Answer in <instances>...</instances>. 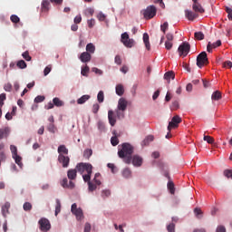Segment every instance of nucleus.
I'll return each instance as SVG.
<instances>
[{"mask_svg": "<svg viewBox=\"0 0 232 232\" xmlns=\"http://www.w3.org/2000/svg\"><path fill=\"white\" fill-rule=\"evenodd\" d=\"M76 169L80 175H82V179L85 182L88 183L89 191H95L97 189V186H101L102 182L99 179L101 177V173H96L94 175V179L92 180V173H93V166L90 163H78L76 165Z\"/></svg>", "mask_w": 232, "mask_h": 232, "instance_id": "nucleus-1", "label": "nucleus"}, {"mask_svg": "<svg viewBox=\"0 0 232 232\" xmlns=\"http://www.w3.org/2000/svg\"><path fill=\"white\" fill-rule=\"evenodd\" d=\"M120 159H123L125 164H131V155H133V146L130 143H123L121 150L118 151Z\"/></svg>", "mask_w": 232, "mask_h": 232, "instance_id": "nucleus-2", "label": "nucleus"}, {"mask_svg": "<svg viewBox=\"0 0 232 232\" xmlns=\"http://www.w3.org/2000/svg\"><path fill=\"white\" fill-rule=\"evenodd\" d=\"M209 64V60L208 59V53L206 52L200 53L197 57V66L198 68H202Z\"/></svg>", "mask_w": 232, "mask_h": 232, "instance_id": "nucleus-3", "label": "nucleus"}, {"mask_svg": "<svg viewBox=\"0 0 232 232\" xmlns=\"http://www.w3.org/2000/svg\"><path fill=\"white\" fill-rule=\"evenodd\" d=\"M189 50H191V45L188 42H183L178 48V52L180 57H186L189 53Z\"/></svg>", "mask_w": 232, "mask_h": 232, "instance_id": "nucleus-4", "label": "nucleus"}, {"mask_svg": "<svg viewBox=\"0 0 232 232\" xmlns=\"http://www.w3.org/2000/svg\"><path fill=\"white\" fill-rule=\"evenodd\" d=\"M121 43L126 46V48H133L135 40L130 39V34H128V33H123L121 34Z\"/></svg>", "mask_w": 232, "mask_h": 232, "instance_id": "nucleus-5", "label": "nucleus"}, {"mask_svg": "<svg viewBox=\"0 0 232 232\" xmlns=\"http://www.w3.org/2000/svg\"><path fill=\"white\" fill-rule=\"evenodd\" d=\"M143 15L145 19H153L157 15V8L154 5L148 6L144 12Z\"/></svg>", "mask_w": 232, "mask_h": 232, "instance_id": "nucleus-6", "label": "nucleus"}, {"mask_svg": "<svg viewBox=\"0 0 232 232\" xmlns=\"http://www.w3.org/2000/svg\"><path fill=\"white\" fill-rule=\"evenodd\" d=\"M38 224L40 226L41 231L46 232L50 231V229L52 228V225L50 224V220H48V218H42L38 221Z\"/></svg>", "mask_w": 232, "mask_h": 232, "instance_id": "nucleus-7", "label": "nucleus"}, {"mask_svg": "<svg viewBox=\"0 0 232 232\" xmlns=\"http://www.w3.org/2000/svg\"><path fill=\"white\" fill-rule=\"evenodd\" d=\"M180 122H182V118H180V116L179 115H175L171 121L169 122V126H168V130L169 131H171V130H173V128H178L179 124H180Z\"/></svg>", "mask_w": 232, "mask_h": 232, "instance_id": "nucleus-8", "label": "nucleus"}, {"mask_svg": "<svg viewBox=\"0 0 232 232\" xmlns=\"http://www.w3.org/2000/svg\"><path fill=\"white\" fill-rule=\"evenodd\" d=\"M71 211L72 215H75L77 220H81L82 218V209L77 208V204L73 203L72 205Z\"/></svg>", "mask_w": 232, "mask_h": 232, "instance_id": "nucleus-9", "label": "nucleus"}, {"mask_svg": "<svg viewBox=\"0 0 232 232\" xmlns=\"http://www.w3.org/2000/svg\"><path fill=\"white\" fill-rule=\"evenodd\" d=\"M58 161L63 165V168H68L70 166V157L60 154L58 156Z\"/></svg>", "mask_w": 232, "mask_h": 232, "instance_id": "nucleus-10", "label": "nucleus"}, {"mask_svg": "<svg viewBox=\"0 0 232 232\" xmlns=\"http://www.w3.org/2000/svg\"><path fill=\"white\" fill-rule=\"evenodd\" d=\"M218 46H222V41L218 40L216 43L213 44L211 42H208L207 45V52L211 53V52H213V48H218Z\"/></svg>", "mask_w": 232, "mask_h": 232, "instance_id": "nucleus-11", "label": "nucleus"}, {"mask_svg": "<svg viewBox=\"0 0 232 232\" xmlns=\"http://www.w3.org/2000/svg\"><path fill=\"white\" fill-rule=\"evenodd\" d=\"M128 108V101H126L124 98H120L118 102V110H121V111H126V109Z\"/></svg>", "mask_w": 232, "mask_h": 232, "instance_id": "nucleus-12", "label": "nucleus"}, {"mask_svg": "<svg viewBox=\"0 0 232 232\" xmlns=\"http://www.w3.org/2000/svg\"><path fill=\"white\" fill-rule=\"evenodd\" d=\"M108 119H109V124H111V126H115L117 122V116L115 115L113 111H108Z\"/></svg>", "mask_w": 232, "mask_h": 232, "instance_id": "nucleus-13", "label": "nucleus"}, {"mask_svg": "<svg viewBox=\"0 0 232 232\" xmlns=\"http://www.w3.org/2000/svg\"><path fill=\"white\" fill-rule=\"evenodd\" d=\"M80 61L82 63H90L92 61V54L88 52H83L80 55Z\"/></svg>", "mask_w": 232, "mask_h": 232, "instance_id": "nucleus-14", "label": "nucleus"}, {"mask_svg": "<svg viewBox=\"0 0 232 232\" xmlns=\"http://www.w3.org/2000/svg\"><path fill=\"white\" fill-rule=\"evenodd\" d=\"M185 17H187L188 21H195V19L198 17V14L197 13H193L192 11L185 10Z\"/></svg>", "mask_w": 232, "mask_h": 232, "instance_id": "nucleus-15", "label": "nucleus"}, {"mask_svg": "<svg viewBox=\"0 0 232 232\" xmlns=\"http://www.w3.org/2000/svg\"><path fill=\"white\" fill-rule=\"evenodd\" d=\"M143 43L145 44L146 50H151V44H150V34H148V33L143 34Z\"/></svg>", "mask_w": 232, "mask_h": 232, "instance_id": "nucleus-16", "label": "nucleus"}, {"mask_svg": "<svg viewBox=\"0 0 232 232\" xmlns=\"http://www.w3.org/2000/svg\"><path fill=\"white\" fill-rule=\"evenodd\" d=\"M192 10L198 14H204L206 12V10L202 8V5L198 2L192 5Z\"/></svg>", "mask_w": 232, "mask_h": 232, "instance_id": "nucleus-17", "label": "nucleus"}, {"mask_svg": "<svg viewBox=\"0 0 232 232\" xmlns=\"http://www.w3.org/2000/svg\"><path fill=\"white\" fill-rule=\"evenodd\" d=\"M132 164L133 166H136L137 168L142 166V159L139 155H134L132 157Z\"/></svg>", "mask_w": 232, "mask_h": 232, "instance_id": "nucleus-18", "label": "nucleus"}, {"mask_svg": "<svg viewBox=\"0 0 232 232\" xmlns=\"http://www.w3.org/2000/svg\"><path fill=\"white\" fill-rule=\"evenodd\" d=\"M77 169H69L67 171V177L69 180H75L77 179Z\"/></svg>", "mask_w": 232, "mask_h": 232, "instance_id": "nucleus-19", "label": "nucleus"}, {"mask_svg": "<svg viewBox=\"0 0 232 232\" xmlns=\"http://www.w3.org/2000/svg\"><path fill=\"white\" fill-rule=\"evenodd\" d=\"M58 153L59 155H68V149L66 148V145H60L58 147Z\"/></svg>", "mask_w": 232, "mask_h": 232, "instance_id": "nucleus-20", "label": "nucleus"}, {"mask_svg": "<svg viewBox=\"0 0 232 232\" xmlns=\"http://www.w3.org/2000/svg\"><path fill=\"white\" fill-rule=\"evenodd\" d=\"M50 10V1L44 0L42 2V12H48Z\"/></svg>", "mask_w": 232, "mask_h": 232, "instance_id": "nucleus-21", "label": "nucleus"}, {"mask_svg": "<svg viewBox=\"0 0 232 232\" xmlns=\"http://www.w3.org/2000/svg\"><path fill=\"white\" fill-rule=\"evenodd\" d=\"M116 93L119 97H122V95H124V86H122V84L116 85Z\"/></svg>", "mask_w": 232, "mask_h": 232, "instance_id": "nucleus-22", "label": "nucleus"}, {"mask_svg": "<svg viewBox=\"0 0 232 232\" xmlns=\"http://www.w3.org/2000/svg\"><path fill=\"white\" fill-rule=\"evenodd\" d=\"M212 101H220L222 99V93L219 91H216L212 93Z\"/></svg>", "mask_w": 232, "mask_h": 232, "instance_id": "nucleus-23", "label": "nucleus"}, {"mask_svg": "<svg viewBox=\"0 0 232 232\" xmlns=\"http://www.w3.org/2000/svg\"><path fill=\"white\" fill-rule=\"evenodd\" d=\"M8 209H10V203L5 202V205L2 207V214L4 217L8 215Z\"/></svg>", "mask_w": 232, "mask_h": 232, "instance_id": "nucleus-24", "label": "nucleus"}, {"mask_svg": "<svg viewBox=\"0 0 232 232\" xmlns=\"http://www.w3.org/2000/svg\"><path fill=\"white\" fill-rule=\"evenodd\" d=\"M53 103L54 104V106H57L58 108H61V106H64V102L61 101V99L57 97L53 99Z\"/></svg>", "mask_w": 232, "mask_h": 232, "instance_id": "nucleus-25", "label": "nucleus"}, {"mask_svg": "<svg viewBox=\"0 0 232 232\" xmlns=\"http://www.w3.org/2000/svg\"><path fill=\"white\" fill-rule=\"evenodd\" d=\"M13 159L14 160L15 164H17L20 168H23V158L16 154L15 156H13Z\"/></svg>", "mask_w": 232, "mask_h": 232, "instance_id": "nucleus-26", "label": "nucleus"}, {"mask_svg": "<svg viewBox=\"0 0 232 232\" xmlns=\"http://www.w3.org/2000/svg\"><path fill=\"white\" fill-rule=\"evenodd\" d=\"M86 52L88 53H95V45L92 43L86 45Z\"/></svg>", "mask_w": 232, "mask_h": 232, "instance_id": "nucleus-27", "label": "nucleus"}, {"mask_svg": "<svg viewBox=\"0 0 232 232\" xmlns=\"http://www.w3.org/2000/svg\"><path fill=\"white\" fill-rule=\"evenodd\" d=\"M89 99H90V95L88 94L82 95L81 98L77 100V104H84V102H86V101H89Z\"/></svg>", "mask_w": 232, "mask_h": 232, "instance_id": "nucleus-28", "label": "nucleus"}, {"mask_svg": "<svg viewBox=\"0 0 232 232\" xmlns=\"http://www.w3.org/2000/svg\"><path fill=\"white\" fill-rule=\"evenodd\" d=\"M167 187L169 193L171 195H175V184L173 183V181H169Z\"/></svg>", "mask_w": 232, "mask_h": 232, "instance_id": "nucleus-29", "label": "nucleus"}, {"mask_svg": "<svg viewBox=\"0 0 232 232\" xmlns=\"http://www.w3.org/2000/svg\"><path fill=\"white\" fill-rule=\"evenodd\" d=\"M164 79L166 81H170L171 79H175V72H167L165 74H164Z\"/></svg>", "mask_w": 232, "mask_h": 232, "instance_id": "nucleus-30", "label": "nucleus"}, {"mask_svg": "<svg viewBox=\"0 0 232 232\" xmlns=\"http://www.w3.org/2000/svg\"><path fill=\"white\" fill-rule=\"evenodd\" d=\"M122 177H124V179L131 178V169L128 168L124 169L122 171Z\"/></svg>", "mask_w": 232, "mask_h": 232, "instance_id": "nucleus-31", "label": "nucleus"}, {"mask_svg": "<svg viewBox=\"0 0 232 232\" xmlns=\"http://www.w3.org/2000/svg\"><path fill=\"white\" fill-rule=\"evenodd\" d=\"M194 37L197 41H204L205 35H204V33L202 32H196L194 34Z\"/></svg>", "mask_w": 232, "mask_h": 232, "instance_id": "nucleus-32", "label": "nucleus"}, {"mask_svg": "<svg viewBox=\"0 0 232 232\" xmlns=\"http://www.w3.org/2000/svg\"><path fill=\"white\" fill-rule=\"evenodd\" d=\"M113 137L111 138V144L112 146H117L119 144V137L115 132H113Z\"/></svg>", "mask_w": 232, "mask_h": 232, "instance_id": "nucleus-33", "label": "nucleus"}, {"mask_svg": "<svg viewBox=\"0 0 232 232\" xmlns=\"http://www.w3.org/2000/svg\"><path fill=\"white\" fill-rule=\"evenodd\" d=\"M93 155V150L92 149H87L83 151L84 159H90Z\"/></svg>", "mask_w": 232, "mask_h": 232, "instance_id": "nucleus-34", "label": "nucleus"}, {"mask_svg": "<svg viewBox=\"0 0 232 232\" xmlns=\"http://www.w3.org/2000/svg\"><path fill=\"white\" fill-rule=\"evenodd\" d=\"M61 213V200L56 199L55 212L54 215L57 217Z\"/></svg>", "mask_w": 232, "mask_h": 232, "instance_id": "nucleus-35", "label": "nucleus"}, {"mask_svg": "<svg viewBox=\"0 0 232 232\" xmlns=\"http://www.w3.org/2000/svg\"><path fill=\"white\" fill-rule=\"evenodd\" d=\"M179 108H180V104L179 103L178 101L172 102L171 105H170V110L172 111H175L177 110H179Z\"/></svg>", "mask_w": 232, "mask_h": 232, "instance_id": "nucleus-36", "label": "nucleus"}, {"mask_svg": "<svg viewBox=\"0 0 232 232\" xmlns=\"http://www.w3.org/2000/svg\"><path fill=\"white\" fill-rule=\"evenodd\" d=\"M16 66L17 68H20V70H24V68H26V62L20 60L16 63Z\"/></svg>", "mask_w": 232, "mask_h": 232, "instance_id": "nucleus-37", "label": "nucleus"}, {"mask_svg": "<svg viewBox=\"0 0 232 232\" xmlns=\"http://www.w3.org/2000/svg\"><path fill=\"white\" fill-rule=\"evenodd\" d=\"M97 101H98V102H100V103L104 102V92L100 91V92H98Z\"/></svg>", "mask_w": 232, "mask_h": 232, "instance_id": "nucleus-38", "label": "nucleus"}, {"mask_svg": "<svg viewBox=\"0 0 232 232\" xmlns=\"http://www.w3.org/2000/svg\"><path fill=\"white\" fill-rule=\"evenodd\" d=\"M203 140H205L206 142H208V144H214L215 146V139H213V137L211 136H204Z\"/></svg>", "mask_w": 232, "mask_h": 232, "instance_id": "nucleus-39", "label": "nucleus"}, {"mask_svg": "<svg viewBox=\"0 0 232 232\" xmlns=\"http://www.w3.org/2000/svg\"><path fill=\"white\" fill-rule=\"evenodd\" d=\"M93 14H95V10H93V8L92 7H89L84 11V14L86 15V17H90V15H93Z\"/></svg>", "mask_w": 232, "mask_h": 232, "instance_id": "nucleus-40", "label": "nucleus"}, {"mask_svg": "<svg viewBox=\"0 0 232 232\" xmlns=\"http://www.w3.org/2000/svg\"><path fill=\"white\" fill-rule=\"evenodd\" d=\"M110 195H111V189H103L102 191V197L103 198H108V197H110Z\"/></svg>", "mask_w": 232, "mask_h": 232, "instance_id": "nucleus-41", "label": "nucleus"}, {"mask_svg": "<svg viewBox=\"0 0 232 232\" xmlns=\"http://www.w3.org/2000/svg\"><path fill=\"white\" fill-rule=\"evenodd\" d=\"M165 37H166L165 42H168V43H173V40L175 39V36L171 33H168Z\"/></svg>", "mask_w": 232, "mask_h": 232, "instance_id": "nucleus-42", "label": "nucleus"}, {"mask_svg": "<svg viewBox=\"0 0 232 232\" xmlns=\"http://www.w3.org/2000/svg\"><path fill=\"white\" fill-rule=\"evenodd\" d=\"M90 72V67H88V65H86L85 67L82 68V75H83V77H88V72Z\"/></svg>", "mask_w": 232, "mask_h": 232, "instance_id": "nucleus-43", "label": "nucleus"}, {"mask_svg": "<svg viewBox=\"0 0 232 232\" xmlns=\"http://www.w3.org/2000/svg\"><path fill=\"white\" fill-rule=\"evenodd\" d=\"M5 101H6V93L0 94V107L5 106Z\"/></svg>", "mask_w": 232, "mask_h": 232, "instance_id": "nucleus-44", "label": "nucleus"}, {"mask_svg": "<svg viewBox=\"0 0 232 232\" xmlns=\"http://www.w3.org/2000/svg\"><path fill=\"white\" fill-rule=\"evenodd\" d=\"M23 208H24V211H32V203L25 202Z\"/></svg>", "mask_w": 232, "mask_h": 232, "instance_id": "nucleus-45", "label": "nucleus"}, {"mask_svg": "<svg viewBox=\"0 0 232 232\" xmlns=\"http://www.w3.org/2000/svg\"><path fill=\"white\" fill-rule=\"evenodd\" d=\"M169 28V24L168 22H165L163 24L160 25V30L163 32V34H166V31Z\"/></svg>", "mask_w": 232, "mask_h": 232, "instance_id": "nucleus-46", "label": "nucleus"}, {"mask_svg": "<svg viewBox=\"0 0 232 232\" xmlns=\"http://www.w3.org/2000/svg\"><path fill=\"white\" fill-rule=\"evenodd\" d=\"M10 20L12 21V23H14L15 24H17V23H19V21H21L19 16H17L15 14H12L10 17Z\"/></svg>", "mask_w": 232, "mask_h": 232, "instance_id": "nucleus-47", "label": "nucleus"}, {"mask_svg": "<svg viewBox=\"0 0 232 232\" xmlns=\"http://www.w3.org/2000/svg\"><path fill=\"white\" fill-rule=\"evenodd\" d=\"M116 117L118 119H124V111H122L121 110L117 109L116 110Z\"/></svg>", "mask_w": 232, "mask_h": 232, "instance_id": "nucleus-48", "label": "nucleus"}, {"mask_svg": "<svg viewBox=\"0 0 232 232\" xmlns=\"http://www.w3.org/2000/svg\"><path fill=\"white\" fill-rule=\"evenodd\" d=\"M99 110H101V105H99V103H94L92 105V113H99Z\"/></svg>", "mask_w": 232, "mask_h": 232, "instance_id": "nucleus-49", "label": "nucleus"}, {"mask_svg": "<svg viewBox=\"0 0 232 232\" xmlns=\"http://www.w3.org/2000/svg\"><path fill=\"white\" fill-rule=\"evenodd\" d=\"M10 150H11V153H12L13 157H14L15 155H18L17 154V147H15V145H11L10 146Z\"/></svg>", "mask_w": 232, "mask_h": 232, "instance_id": "nucleus-50", "label": "nucleus"}, {"mask_svg": "<svg viewBox=\"0 0 232 232\" xmlns=\"http://www.w3.org/2000/svg\"><path fill=\"white\" fill-rule=\"evenodd\" d=\"M98 130H100V131H105L106 125H104V122L102 121L98 122Z\"/></svg>", "mask_w": 232, "mask_h": 232, "instance_id": "nucleus-51", "label": "nucleus"}, {"mask_svg": "<svg viewBox=\"0 0 232 232\" xmlns=\"http://www.w3.org/2000/svg\"><path fill=\"white\" fill-rule=\"evenodd\" d=\"M224 176L227 177V179L232 178V170L231 169H226L223 172Z\"/></svg>", "mask_w": 232, "mask_h": 232, "instance_id": "nucleus-52", "label": "nucleus"}, {"mask_svg": "<svg viewBox=\"0 0 232 232\" xmlns=\"http://www.w3.org/2000/svg\"><path fill=\"white\" fill-rule=\"evenodd\" d=\"M22 57H24L26 61H32V56H30L28 51L23 53Z\"/></svg>", "mask_w": 232, "mask_h": 232, "instance_id": "nucleus-53", "label": "nucleus"}, {"mask_svg": "<svg viewBox=\"0 0 232 232\" xmlns=\"http://www.w3.org/2000/svg\"><path fill=\"white\" fill-rule=\"evenodd\" d=\"M194 214L196 215V217L198 218H202V216H200V215H202V210L200 208H195Z\"/></svg>", "mask_w": 232, "mask_h": 232, "instance_id": "nucleus-54", "label": "nucleus"}, {"mask_svg": "<svg viewBox=\"0 0 232 232\" xmlns=\"http://www.w3.org/2000/svg\"><path fill=\"white\" fill-rule=\"evenodd\" d=\"M97 19H98V21H106V16L104 14H102V12H100L97 14Z\"/></svg>", "mask_w": 232, "mask_h": 232, "instance_id": "nucleus-55", "label": "nucleus"}, {"mask_svg": "<svg viewBox=\"0 0 232 232\" xmlns=\"http://www.w3.org/2000/svg\"><path fill=\"white\" fill-rule=\"evenodd\" d=\"M107 167L111 169V173H116L117 172V168L115 167V164L113 163H108Z\"/></svg>", "mask_w": 232, "mask_h": 232, "instance_id": "nucleus-56", "label": "nucleus"}, {"mask_svg": "<svg viewBox=\"0 0 232 232\" xmlns=\"http://www.w3.org/2000/svg\"><path fill=\"white\" fill-rule=\"evenodd\" d=\"M44 99H45L44 96L38 95L34 98V102L36 103L43 102Z\"/></svg>", "mask_w": 232, "mask_h": 232, "instance_id": "nucleus-57", "label": "nucleus"}, {"mask_svg": "<svg viewBox=\"0 0 232 232\" xmlns=\"http://www.w3.org/2000/svg\"><path fill=\"white\" fill-rule=\"evenodd\" d=\"M50 72H52V65H48L44 68V75L46 77V75H48V73H50Z\"/></svg>", "mask_w": 232, "mask_h": 232, "instance_id": "nucleus-58", "label": "nucleus"}, {"mask_svg": "<svg viewBox=\"0 0 232 232\" xmlns=\"http://www.w3.org/2000/svg\"><path fill=\"white\" fill-rule=\"evenodd\" d=\"M167 231L175 232V225L173 223H170L169 226H167Z\"/></svg>", "mask_w": 232, "mask_h": 232, "instance_id": "nucleus-59", "label": "nucleus"}, {"mask_svg": "<svg viewBox=\"0 0 232 232\" xmlns=\"http://www.w3.org/2000/svg\"><path fill=\"white\" fill-rule=\"evenodd\" d=\"M223 68L231 69L232 68V62L231 61H226L225 63H223Z\"/></svg>", "mask_w": 232, "mask_h": 232, "instance_id": "nucleus-60", "label": "nucleus"}, {"mask_svg": "<svg viewBox=\"0 0 232 232\" xmlns=\"http://www.w3.org/2000/svg\"><path fill=\"white\" fill-rule=\"evenodd\" d=\"M166 50H171L173 48V42H165Z\"/></svg>", "mask_w": 232, "mask_h": 232, "instance_id": "nucleus-61", "label": "nucleus"}, {"mask_svg": "<svg viewBox=\"0 0 232 232\" xmlns=\"http://www.w3.org/2000/svg\"><path fill=\"white\" fill-rule=\"evenodd\" d=\"M5 92H12V83H5L4 86Z\"/></svg>", "mask_w": 232, "mask_h": 232, "instance_id": "nucleus-62", "label": "nucleus"}, {"mask_svg": "<svg viewBox=\"0 0 232 232\" xmlns=\"http://www.w3.org/2000/svg\"><path fill=\"white\" fill-rule=\"evenodd\" d=\"M90 231H92V225H90V223H85L84 232H90Z\"/></svg>", "mask_w": 232, "mask_h": 232, "instance_id": "nucleus-63", "label": "nucleus"}, {"mask_svg": "<svg viewBox=\"0 0 232 232\" xmlns=\"http://www.w3.org/2000/svg\"><path fill=\"white\" fill-rule=\"evenodd\" d=\"M216 232H226V227L220 225L217 227Z\"/></svg>", "mask_w": 232, "mask_h": 232, "instance_id": "nucleus-64", "label": "nucleus"}]
</instances>
